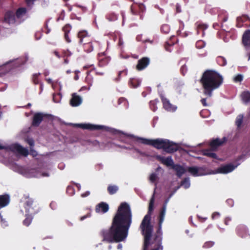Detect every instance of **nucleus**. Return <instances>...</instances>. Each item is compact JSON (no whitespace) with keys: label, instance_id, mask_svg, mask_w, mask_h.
I'll return each instance as SVG.
<instances>
[{"label":"nucleus","instance_id":"f257e3e1","mask_svg":"<svg viewBox=\"0 0 250 250\" xmlns=\"http://www.w3.org/2000/svg\"><path fill=\"white\" fill-rule=\"evenodd\" d=\"M132 218L129 205L126 202L122 203L118 207L109 229H103L100 232L103 241L112 243L124 241L127 237Z\"/></svg>","mask_w":250,"mask_h":250},{"label":"nucleus","instance_id":"f03ea898","mask_svg":"<svg viewBox=\"0 0 250 250\" xmlns=\"http://www.w3.org/2000/svg\"><path fill=\"white\" fill-rule=\"evenodd\" d=\"M203 88V93L211 97L213 90L218 89L223 83V78L217 71L207 69L203 73L200 80Z\"/></svg>","mask_w":250,"mask_h":250},{"label":"nucleus","instance_id":"7ed1b4c3","mask_svg":"<svg viewBox=\"0 0 250 250\" xmlns=\"http://www.w3.org/2000/svg\"><path fill=\"white\" fill-rule=\"evenodd\" d=\"M126 137L130 139H134L137 142L141 144L149 145L157 149H163L167 153H173L178 149V146L174 142L167 139L158 138L149 139L135 136L133 134L123 133Z\"/></svg>","mask_w":250,"mask_h":250},{"label":"nucleus","instance_id":"20e7f679","mask_svg":"<svg viewBox=\"0 0 250 250\" xmlns=\"http://www.w3.org/2000/svg\"><path fill=\"white\" fill-rule=\"evenodd\" d=\"M154 194L155 191L150 200L147 213L144 216L139 227L141 233L144 237V244H145L146 246L147 244L151 243L150 240L152 236L153 227L151 224V216L154 210Z\"/></svg>","mask_w":250,"mask_h":250},{"label":"nucleus","instance_id":"39448f33","mask_svg":"<svg viewBox=\"0 0 250 250\" xmlns=\"http://www.w3.org/2000/svg\"><path fill=\"white\" fill-rule=\"evenodd\" d=\"M166 211V208H165V207H162L158 217V228L156 232L153 236V241L151 243V244L154 245V247H159V248H160L161 250H163V246L162 245L163 234L162 231V226L164 220Z\"/></svg>","mask_w":250,"mask_h":250},{"label":"nucleus","instance_id":"423d86ee","mask_svg":"<svg viewBox=\"0 0 250 250\" xmlns=\"http://www.w3.org/2000/svg\"><path fill=\"white\" fill-rule=\"evenodd\" d=\"M156 158L158 161L166 166L171 167L176 171V175L178 177H181L186 172V169L183 166L179 164H174L171 156L165 158L161 155H157Z\"/></svg>","mask_w":250,"mask_h":250},{"label":"nucleus","instance_id":"0eeeda50","mask_svg":"<svg viewBox=\"0 0 250 250\" xmlns=\"http://www.w3.org/2000/svg\"><path fill=\"white\" fill-rule=\"evenodd\" d=\"M24 208L25 212L32 215H35L41 210L39 204L33 198L29 196H24Z\"/></svg>","mask_w":250,"mask_h":250},{"label":"nucleus","instance_id":"6e6552de","mask_svg":"<svg viewBox=\"0 0 250 250\" xmlns=\"http://www.w3.org/2000/svg\"><path fill=\"white\" fill-rule=\"evenodd\" d=\"M9 149L15 153L27 157L29 153L28 149L26 148L22 147L21 145L18 144H12L9 146ZM30 154L33 157L38 155L37 152L34 149V148H30Z\"/></svg>","mask_w":250,"mask_h":250},{"label":"nucleus","instance_id":"1a4fd4ad","mask_svg":"<svg viewBox=\"0 0 250 250\" xmlns=\"http://www.w3.org/2000/svg\"><path fill=\"white\" fill-rule=\"evenodd\" d=\"M52 119V116L50 114L41 112L36 113L33 117L32 125L33 126L38 127L43 120H51Z\"/></svg>","mask_w":250,"mask_h":250},{"label":"nucleus","instance_id":"9d476101","mask_svg":"<svg viewBox=\"0 0 250 250\" xmlns=\"http://www.w3.org/2000/svg\"><path fill=\"white\" fill-rule=\"evenodd\" d=\"M77 37L79 39V42L83 44V45L85 43H95V42H93L91 34L85 30H82L79 31L77 34Z\"/></svg>","mask_w":250,"mask_h":250},{"label":"nucleus","instance_id":"9b49d317","mask_svg":"<svg viewBox=\"0 0 250 250\" xmlns=\"http://www.w3.org/2000/svg\"><path fill=\"white\" fill-rule=\"evenodd\" d=\"M130 10L133 15H140L141 18L146 10V7L143 3H134L130 7Z\"/></svg>","mask_w":250,"mask_h":250},{"label":"nucleus","instance_id":"f8f14e48","mask_svg":"<svg viewBox=\"0 0 250 250\" xmlns=\"http://www.w3.org/2000/svg\"><path fill=\"white\" fill-rule=\"evenodd\" d=\"M236 26L241 27L243 26L250 27V18L247 15H243L241 17H237Z\"/></svg>","mask_w":250,"mask_h":250},{"label":"nucleus","instance_id":"ddd939ff","mask_svg":"<svg viewBox=\"0 0 250 250\" xmlns=\"http://www.w3.org/2000/svg\"><path fill=\"white\" fill-rule=\"evenodd\" d=\"M74 126L83 129H88L90 130H102L104 127V126L103 125H94L90 124H75Z\"/></svg>","mask_w":250,"mask_h":250},{"label":"nucleus","instance_id":"4468645a","mask_svg":"<svg viewBox=\"0 0 250 250\" xmlns=\"http://www.w3.org/2000/svg\"><path fill=\"white\" fill-rule=\"evenodd\" d=\"M110 57L107 56L104 52L98 54V66L104 67L107 65L110 61Z\"/></svg>","mask_w":250,"mask_h":250},{"label":"nucleus","instance_id":"2eb2a0df","mask_svg":"<svg viewBox=\"0 0 250 250\" xmlns=\"http://www.w3.org/2000/svg\"><path fill=\"white\" fill-rule=\"evenodd\" d=\"M16 18L15 13L13 11L8 10L4 14L3 21L9 24H14L16 22Z\"/></svg>","mask_w":250,"mask_h":250},{"label":"nucleus","instance_id":"dca6fc26","mask_svg":"<svg viewBox=\"0 0 250 250\" xmlns=\"http://www.w3.org/2000/svg\"><path fill=\"white\" fill-rule=\"evenodd\" d=\"M236 231L237 234L241 238H246L247 236H250V235L248 233V229L247 227L242 224L238 225L236 229Z\"/></svg>","mask_w":250,"mask_h":250},{"label":"nucleus","instance_id":"f3484780","mask_svg":"<svg viewBox=\"0 0 250 250\" xmlns=\"http://www.w3.org/2000/svg\"><path fill=\"white\" fill-rule=\"evenodd\" d=\"M239 164L236 165H233L232 164H229L220 167L217 169L219 173L227 174L232 171Z\"/></svg>","mask_w":250,"mask_h":250},{"label":"nucleus","instance_id":"a211bd4d","mask_svg":"<svg viewBox=\"0 0 250 250\" xmlns=\"http://www.w3.org/2000/svg\"><path fill=\"white\" fill-rule=\"evenodd\" d=\"M150 60L147 57H143L138 60L136 69L141 71L146 68L149 64Z\"/></svg>","mask_w":250,"mask_h":250},{"label":"nucleus","instance_id":"6ab92c4d","mask_svg":"<svg viewBox=\"0 0 250 250\" xmlns=\"http://www.w3.org/2000/svg\"><path fill=\"white\" fill-rule=\"evenodd\" d=\"M227 141V139L225 137H223L222 140L216 138L212 140L209 143V146L212 150H216L218 147L222 146L224 143Z\"/></svg>","mask_w":250,"mask_h":250},{"label":"nucleus","instance_id":"aec40b11","mask_svg":"<svg viewBox=\"0 0 250 250\" xmlns=\"http://www.w3.org/2000/svg\"><path fill=\"white\" fill-rule=\"evenodd\" d=\"M161 100L163 103V107L165 108V109L168 111H174L176 110L177 107L170 104L169 100L167 98L164 97V96H162Z\"/></svg>","mask_w":250,"mask_h":250},{"label":"nucleus","instance_id":"412c9836","mask_svg":"<svg viewBox=\"0 0 250 250\" xmlns=\"http://www.w3.org/2000/svg\"><path fill=\"white\" fill-rule=\"evenodd\" d=\"M109 210L108 205L105 202H101L96 205L95 211L97 213H105Z\"/></svg>","mask_w":250,"mask_h":250},{"label":"nucleus","instance_id":"4be33fe9","mask_svg":"<svg viewBox=\"0 0 250 250\" xmlns=\"http://www.w3.org/2000/svg\"><path fill=\"white\" fill-rule=\"evenodd\" d=\"M82 103V98L76 93L72 94V98L70 101V104L72 106H78Z\"/></svg>","mask_w":250,"mask_h":250},{"label":"nucleus","instance_id":"5701e85b","mask_svg":"<svg viewBox=\"0 0 250 250\" xmlns=\"http://www.w3.org/2000/svg\"><path fill=\"white\" fill-rule=\"evenodd\" d=\"M242 43L246 49L250 47V30H247L244 32L242 37Z\"/></svg>","mask_w":250,"mask_h":250},{"label":"nucleus","instance_id":"b1692460","mask_svg":"<svg viewBox=\"0 0 250 250\" xmlns=\"http://www.w3.org/2000/svg\"><path fill=\"white\" fill-rule=\"evenodd\" d=\"M72 26L70 24H65L62 28V30L64 32V39L67 43H70L71 42L69 37V33L70 32Z\"/></svg>","mask_w":250,"mask_h":250},{"label":"nucleus","instance_id":"393cba45","mask_svg":"<svg viewBox=\"0 0 250 250\" xmlns=\"http://www.w3.org/2000/svg\"><path fill=\"white\" fill-rule=\"evenodd\" d=\"M195 25L197 34L199 35L201 33L202 34V36H204L205 35V31L208 28V26L207 24L201 23L199 21L195 23Z\"/></svg>","mask_w":250,"mask_h":250},{"label":"nucleus","instance_id":"a878e982","mask_svg":"<svg viewBox=\"0 0 250 250\" xmlns=\"http://www.w3.org/2000/svg\"><path fill=\"white\" fill-rule=\"evenodd\" d=\"M10 196L5 194L0 195V209L7 206L10 203Z\"/></svg>","mask_w":250,"mask_h":250},{"label":"nucleus","instance_id":"bb28decb","mask_svg":"<svg viewBox=\"0 0 250 250\" xmlns=\"http://www.w3.org/2000/svg\"><path fill=\"white\" fill-rule=\"evenodd\" d=\"M215 150H212L211 148L210 149H204L202 150V154L209 158L217 159V156L214 152H213Z\"/></svg>","mask_w":250,"mask_h":250},{"label":"nucleus","instance_id":"cd10ccee","mask_svg":"<svg viewBox=\"0 0 250 250\" xmlns=\"http://www.w3.org/2000/svg\"><path fill=\"white\" fill-rule=\"evenodd\" d=\"M27 13V9L25 7L19 8L16 12L15 13L16 17L17 19H21L23 18Z\"/></svg>","mask_w":250,"mask_h":250},{"label":"nucleus","instance_id":"c85d7f7f","mask_svg":"<svg viewBox=\"0 0 250 250\" xmlns=\"http://www.w3.org/2000/svg\"><path fill=\"white\" fill-rule=\"evenodd\" d=\"M34 216L26 213L25 218L23 221V224L25 226H29L31 224Z\"/></svg>","mask_w":250,"mask_h":250},{"label":"nucleus","instance_id":"c756f323","mask_svg":"<svg viewBox=\"0 0 250 250\" xmlns=\"http://www.w3.org/2000/svg\"><path fill=\"white\" fill-rule=\"evenodd\" d=\"M141 81L135 78L130 79L129 82L130 86L132 88H136L138 87Z\"/></svg>","mask_w":250,"mask_h":250},{"label":"nucleus","instance_id":"7c9ffc66","mask_svg":"<svg viewBox=\"0 0 250 250\" xmlns=\"http://www.w3.org/2000/svg\"><path fill=\"white\" fill-rule=\"evenodd\" d=\"M106 18L110 21H114L118 19V15L114 12H111L106 14Z\"/></svg>","mask_w":250,"mask_h":250},{"label":"nucleus","instance_id":"2f4dec72","mask_svg":"<svg viewBox=\"0 0 250 250\" xmlns=\"http://www.w3.org/2000/svg\"><path fill=\"white\" fill-rule=\"evenodd\" d=\"M108 193L113 195L116 193L119 190V188L116 185H109L107 188Z\"/></svg>","mask_w":250,"mask_h":250},{"label":"nucleus","instance_id":"473e14b6","mask_svg":"<svg viewBox=\"0 0 250 250\" xmlns=\"http://www.w3.org/2000/svg\"><path fill=\"white\" fill-rule=\"evenodd\" d=\"M242 99L245 104L250 103V92L244 91L241 95Z\"/></svg>","mask_w":250,"mask_h":250},{"label":"nucleus","instance_id":"72a5a7b5","mask_svg":"<svg viewBox=\"0 0 250 250\" xmlns=\"http://www.w3.org/2000/svg\"><path fill=\"white\" fill-rule=\"evenodd\" d=\"M188 171L194 176H197L198 174L199 168L195 167H190L188 168Z\"/></svg>","mask_w":250,"mask_h":250},{"label":"nucleus","instance_id":"f704fd0d","mask_svg":"<svg viewBox=\"0 0 250 250\" xmlns=\"http://www.w3.org/2000/svg\"><path fill=\"white\" fill-rule=\"evenodd\" d=\"M83 49L85 52L89 53L93 50V42L90 43H85L83 45Z\"/></svg>","mask_w":250,"mask_h":250},{"label":"nucleus","instance_id":"c9c22d12","mask_svg":"<svg viewBox=\"0 0 250 250\" xmlns=\"http://www.w3.org/2000/svg\"><path fill=\"white\" fill-rule=\"evenodd\" d=\"M158 103V99H155L154 100H151L149 102V106L151 110L153 111H155L157 109V104Z\"/></svg>","mask_w":250,"mask_h":250},{"label":"nucleus","instance_id":"e433bc0d","mask_svg":"<svg viewBox=\"0 0 250 250\" xmlns=\"http://www.w3.org/2000/svg\"><path fill=\"white\" fill-rule=\"evenodd\" d=\"M216 61L218 64L220 66H223L227 64V60L223 57L218 56L216 59Z\"/></svg>","mask_w":250,"mask_h":250},{"label":"nucleus","instance_id":"4c0bfd02","mask_svg":"<svg viewBox=\"0 0 250 250\" xmlns=\"http://www.w3.org/2000/svg\"><path fill=\"white\" fill-rule=\"evenodd\" d=\"M243 118L244 116L242 114H240L237 117L235 121V124L238 128H240L241 126L243 121Z\"/></svg>","mask_w":250,"mask_h":250},{"label":"nucleus","instance_id":"58836bf2","mask_svg":"<svg viewBox=\"0 0 250 250\" xmlns=\"http://www.w3.org/2000/svg\"><path fill=\"white\" fill-rule=\"evenodd\" d=\"M40 73H35L32 75V81L35 84H38L40 83L39 76L41 75Z\"/></svg>","mask_w":250,"mask_h":250},{"label":"nucleus","instance_id":"ea45409f","mask_svg":"<svg viewBox=\"0 0 250 250\" xmlns=\"http://www.w3.org/2000/svg\"><path fill=\"white\" fill-rule=\"evenodd\" d=\"M158 176H157V174L155 173H153L151 174L149 176L150 181L152 183H155V190L156 188V185H157L156 181L158 180Z\"/></svg>","mask_w":250,"mask_h":250},{"label":"nucleus","instance_id":"a19ab883","mask_svg":"<svg viewBox=\"0 0 250 250\" xmlns=\"http://www.w3.org/2000/svg\"><path fill=\"white\" fill-rule=\"evenodd\" d=\"M170 30V26L167 24H164L161 27V31L164 34H168Z\"/></svg>","mask_w":250,"mask_h":250},{"label":"nucleus","instance_id":"79ce46f5","mask_svg":"<svg viewBox=\"0 0 250 250\" xmlns=\"http://www.w3.org/2000/svg\"><path fill=\"white\" fill-rule=\"evenodd\" d=\"M61 58H68L72 55L71 52L68 50H63L61 53Z\"/></svg>","mask_w":250,"mask_h":250},{"label":"nucleus","instance_id":"37998d69","mask_svg":"<svg viewBox=\"0 0 250 250\" xmlns=\"http://www.w3.org/2000/svg\"><path fill=\"white\" fill-rule=\"evenodd\" d=\"M181 185L185 188H188L190 187V182L188 178H185L181 183Z\"/></svg>","mask_w":250,"mask_h":250},{"label":"nucleus","instance_id":"c03bdc74","mask_svg":"<svg viewBox=\"0 0 250 250\" xmlns=\"http://www.w3.org/2000/svg\"><path fill=\"white\" fill-rule=\"evenodd\" d=\"M195 45L196 48L201 49L205 46V42L202 40H199L196 42Z\"/></svg>","mask_w":250,"mask_h":250},{"label":"nucleus","instance_id":"a18cd8bd","mask_svg":"<svg viewBox=\"0 0 250 250\" xmlns=\"http://www.w3.org/2000/svg\"><path fill=\"white\" fill-rule=\"evenodd\" d=\"M127 71L126 70H124L123 71H121L118 73V77L115 79V81L118 82L120 81L121 79V75L123 74L124 76L127 75Z\"/></svg>","mask_w":250,"mask_h":250},{"label":"nucleus","instance_id":"49530a36","mask_svg":"<svg viewBox=\"0 0 250 250\" xmlns=\"http://www.w3.org/2000/svg\"><path fill=\"white\" fill-rule=\"evenodd\" d=\"M26 142L30 146V148H33L35 142L32 138H27L26 139Z\"/></svg>","mask_w":250,"mask_h":250},{"label":"nucleus","instance_id":"de8ad7c7","mask_svg":"<svg viewBox=\"0 0 250 250\" xmlns=\"http://www.w3.org/2000/svg\"><path fill=\"white\" fill-rule=\"evenodd\" d=\"M243 80V76L241 74H238L234 78L235 82H241Z\"/></svg>","mask_w":250,"mask_h":250},{"label":"nucleus","instance_id":"09e8293b","mask_svg":"<svg viewBox=\"0 0 250 250\" xmlns=\"http://www.w3.org/2000/svg\"><path fill=\"white\" fill-rule=\"evenodd\" d=\"M93 78L91 75H87L85 78V82L89 84V86L92 85Z\"/></svg>","mask_w":250,"mask_h":250},{"label":"nucleus","instance_id":"8fccbe9b","mask_svg":"<svg viewBox=\"0 0 250 250\" xmlns=\"http://www.w3.org/2000/svg\"><path fill=\"white\" fill-rule=\"evenodd\" d=\"M173 45V44H170L168 42H166L165 44V49L167 51H170V47Z\"/></svg>","mask_w":250,"mask_h":250},{"label":"nucleus","instance_id":"3c124183","mask_svg":"<svg viewBox=\"0 0 250 250\" xmlns=\"http://www.w3.org/2000/svg\"><path fill=\"white\" fill-rule=\"evenodd\" d=\"M220 216V213L217 212H215L212 213L211 215V218L212 219H214L215 218H217Z\"/></svg>","mask_w":250,"mask_h":250},{"label":"nucleus","instance_id":"603ef678","mask_svg":"<svg viewBox=\"0 0 250 250\" xmlns=\"http://www.w3.org/2000/svg\"><path fill=\"white\" fill-rule=\"evenodd\" d=\"M53 53L58 58L61 59V53H60L57 50H54L53 52Z\"/></svg>","mask_w":250,"mask_h":250},{"label":"nucleus","instance_id":"864d4df0","mask_svg":"<svg viewBox=\"0 0 250 250\" xmlns=\"http://www.w3.org/2000/svg\"><path fill=\"white\" fill-rule=\"evenodd\" d=\"M176 11L177 13H180L181 12V6L179 4L176 5Z\"/></svg>","mask_w":250,"mask_h":250},{"label":"nucleus","instance_id":"5fc2aeb1","mask_svg":"<svg viewBox=\"0 0 250 250\" xmlns=\"http://www.w3.org/2000/svg\"><path fill=\"white\" fill-rule=\"evenodd\" d=\"M213 244V243L212 242H206L205 244H204V247L205 248H208V247H210V246H212Z\"/></svg>","mask_w":250,"mask_h":250},{"label":"nucleus","instance_id":"6e6d98bb","mask_svg":"<svg viewBox=\"0 0 250 250\" xmlns=\"http://www.w3.org/2000/svg\"><path fill=\"white\" fill-rule=\"evenodd\" d=\"M169 200V198H167V199H166L162 207H165V208H167V204L168 203Z\"/></svg>","mask_w":250,"mask_h":250},{"label":"nucleus","instance_id":"4d7b16f0","mask_svg":"<svg viewBox=\"0 0 250 250\" xmlns=\"http://www.w3.org/2000/svg\"><path fill=\"white\" fill-rule=\"evenodd\" d=\"M201 102L204 106H207L208 105V104H207V102H206V99H205V98L202 99L201 100Z\"/></svg>","mask_w":250,"mask_h":250},{"label":"nucleus","instance_id":"13d9d810","mask_svg":"<svg viewBox=\"0 0 250 250\" xmlns=\"http://www.w3.org/2000/svg\"><path fill=\"white\" fill-rule=\"evenodd\" d=\"M90 194V192L88 191H86L85 192L82 194L81 196L82 197H85L88 196Z\"/></svg>","mask_w":250,"mask_h":250},{"label":"nucleus","instance_id":"bf43d9fd","mask_svg":"<svg viewBox=\"0 0 250 250\" xmlns=\"http://www.w3.org/2000/svg\"><path fill=\"white\" fill-rule=\"evenodd\" d=\"M186 70V65H183L181 68V71L182 73V74L184 75V71Z\"/></svg>","mask_w":250,"mask_h":250},{"label":"nucleus","instance_id":"052dcab7","mask_svg":"<svg viewBox=\"0 0 250 250\" xmlns=\"http://www.w3.org/2000/svg\"><path fill=\"white\" fill-rule=\"evenodd\" d=\"M69 60L68 59V58H63V63L64 64H68L69 63Z\"/></svg>","mask_w":250,"mask_h":250},{"label":"nucleus","instance_id":"680f3d73","mask_svg":"<svg viewBox=\"0 0 250 250\" xmlns=\"http://www.w3.org/2000/svg\"><path fill=\"white\" fill-rule=\"evenodd\" d=\"M45 27V28L47 30V31L45 32V33L46 34H48L50 32V29L48 28L47 23H46Z\"/></svg>","mask_w":250,"mask_h":250},{"label":"nucleus","instance_id":"e2e57ef3","mask_svg":"<svg viewBox=\"0 0 250 250\" xmlns=\"http://www.w3.org/2000/svg\"><path fill=\"white\" fill-rule=\"evenodd\" d=\"M35 0H26V2L27 4H29L31 3H33Z\"/></svg>","mask_w":250,"mask_h":250},{"label":"nucleus","instance_id":"0e129e2a","mask_svg":"<svg viewBox=\"0 0 250 250\" xmlns=\"http://www.w3.org/2000/svg\"><path fill=\"white\" fill-rule=\"evenodd\" d=\"M244 158V155H241L237 158V161H240Z\"/></svg>","mask_w":250,"mask_h":250},{"label":"nucleus","instance_id":"69168bd1","mask_svg":"<svg viewBox=\"0 0 250 250\" xmlns=\"http://www.w3.org/2000/svg\"><path fill=\"white\" fill-rule=\"evenodd\" d=\"M88 216V215H84V216H82V217H81V218H80V220H81V221H83V220L84 219H85V218H86Z\"/></svg>","mask_w":250,"mask_h":250},{"label":"nucleus","instance_id":"338daca9","mask_svg":"<svg viewBox=\"0 0 250 250\" xmlns=\"http://www.w3.org/2000/svg\"><path fill=\"white\" fill-rule=\"evenodd\" d=\"M96 74H97L98 75L102 76L104 75V73L101 72H96Z\"/></svg>","mask_w":250,"mask_h":250},{"label":"nucleus","instance_id":"774afa93","mask_svg":"<svg viewBox=\"0 0 250 250\" xmlns=\"http://www.w3.org/2000/svg\"><path fill=\"white\" fill-rule=\"evenodd\" d=\"M123 41L121 39H120L119 41V42H118L119 45L121 46L123 44Z\"/></svg>","mask_w":250,"mask_h":250}]
</instances>
